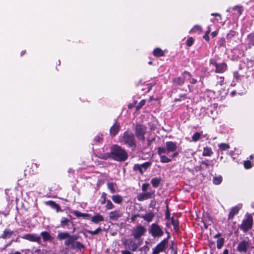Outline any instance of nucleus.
Wrapping results in <instances>:
<instances>
[{"label":"nucleus","instance_id":"obj_1","mask_svg":"<svg viewBox=\"0 0 254 254\" xmlns=\"http://www.w3.org/2000/svg\"><path fill=\"white\" fill-rule=\"evenodd\" d=\"M78 237L76 235H70L68 232H60L58 234L57 238L60 241L65 239L64 244L66 247H70L71 249L81 251L82 250H84L85 247L82 243L76 241Z\"/></svg>","mask_w":254,"mask_h":254},{"label":"nucleus","instance_id":"obj_2","mask_svg":"<svg viewBox=\"0 0 254 254\" xmlns=\"http://www.w3.org/2000/svg\"><path fill=\"white\" fill-rule=\"evenodd\" d=\"M110 159L120 162H125L128 157L125 149L118 144L112 145L110 149Z\"/></svg>","mask_w":254,"mask_h":254},{"label":"nucleus","instance_id":"obj_3","mask_svg":"<svg viewBox=\"0 0 254 254\" xmlns=\"http://www.w3.org/2000/svg\"><path fill=\"white\" fill-rule=\"evenodd\" d=\"M121 142L131 148L132 150H135L136 147V141L134 135L132 132L128 130L124 132Z\"/></svg>","mask_w":254,"mask_h":254},{"label":"nucleus","instance_id":"obj_4","mask_svg":"<svg viewBox=\"0 0 254 254\" xmlns=\"http://www.w3.org/2000/svg\"><path fill=\"white\" fill-rule=\"evenodd\" d=\"M166 232L168 234L167 237L162 240L153 249L152 254H159L161 252H164L167 248L170 233L167 231H166Z\"/></svg>","mask_w":254,"mask_h":254},{"label":"nucleus","instance_id":"obj_5","mask_svg":"<svg viewBox=\"0 0 254 254\" xmlns=\"http://www.w3.org/2000/svg\"><path fill=\"white\" fill-rule=\"evenodd\" d=\"M191 76L192 74L190 72L185 70L180 76L174 78L172 79V82L175 86H182L184 84L185 81L187 79V77L191 78Z\"/></svg>","mask_w":254,"mask_h":254},{"label":"nucleus","instance_id":"obj_6","mask_svg":"<svg viewBox=\"0 0 254 254\" xmlns=\"http://www.w3.org/2000/svg\"><path fill=\"white\" fill-rule=\"evenodd\" d=\"M146 232V229L144 226L138 225L131 229V236L135 240H142L141 238L145 235Z\"/></svg>","mask_w":254,"mask_h":254},{"label":"nucleus","instance_id":"obj_7","mask_svg":"<svg viewBox=\"0 0 254 254\" xmlns=\"http://www.w3.org/2000/svg\"><path fill=\"white\" fill-rule=\"evenodd\" d=\"M149 233L154 238H159L164 234V232L161 226L157 223H152L149 229Z\"/></svg>","mask_w":254,"mask_h":254},{"label":"nucleus","instance_id":"obj_8","mask_svg":"<svg viewBox=\"0 0 254 254\" xmlns=\"http://www.w3.org/2000/svg\"><path fill=\"white\" fill-rule=\"evenodd\" d=\"M253 218L251 214H247L245 218L243 220L240 228L244 232H246L252 228Z\"/></svg>","mask_w":254,"mask_h":254},{"label":"nucleus","instance_id":"obj_9","mask_svg":"<svg viewBox=\"0 0 254 254\" xmlns=\"http://www.w3.org/2000/svg\"><path fill=\"white\" fill-rule=\"evenodd\" d=\"M152 163L151 162H145L142 164H134L133 169L134 171H138L141 175H143V172H145L149 168L151 167Z\"/></svg>","mask_w":254,"mask_h":254},{"label":"nucleus","instance_id":"obj_10","mask_svg":"<svg viewBox=\"0 0 254 254\" xmlns=\"http://www.w3.org/2000/svg\"><path fill=\"white\" fill-rule=\"evenodd\" d=\"M142 240H135L130 239V242L128 243V248L133 252H136L138 248L142 245Z\"/></svg>","mask_w":254,"mask_h":254},{"label":"nucleus","instance_id":"obj_11","mask_svg":"<svg viewBox=\"0 0 254 254\" xmlns=\"http://www.w3.org/2000/svg\"><path fill=\"white\" fill-rule=\"evenodd\" d=\"M250 246V242L247 240H243L240 242L237 246V250L242 254H245L247 252Z\"/></svg>","mask_w":254,"mask_h":254},{"label":"nucleus","instance_id":"obj_12","mask_svg":"<svg viewBox=\"0 0 254 254\" xmlns=\"http://www.w3.org/2000/svg\"><path fill=\"white\" fill-rule=\"evenodd\" d=\"M73 227L72 233L74 232L75 228L74 227V224L72 221L66 218L65 217H62L61 221V227L64 229H69L70 228V226Z\"/></svg>","mask_w":254,"mask_h":254},{"label":"nucleus","instance_id":"obj_13","mask_svg":"<svg viewBox=\"0 0 254 254\" xmlns=\"http://www.w3.org/2000/svg\"><path fill=\"white\" fill-rule=\"evenodd\" d=\"M155 196V190L145 193H140L137 195V199L139 201L154 197Z\"/></svg>","mask_w":254,"mask_h":254},{"label":"nucleus","instance_id":"obj_14","mask_svg":"<svg viewBox=\"0 0 254 254\" xmlns=\"http://www.w3.org/2000/svg\"><path fill=\"white\" fill-rule=\"evenodd\" d=\"M23 239L30 241L31 242L39 243L41 240V237L35 234H27L23 235Z\"/></svg>","mask_w":254,"mask_h":254},{"label":"nucleus","instance_id":"obj_15","mask_svg":"<svg viewBox=\"0 0 254 254\" xmlns=\"http://www.w3.org/2000/svg\"><path fill=\"white\" fill-rule=\"evenodd\" d=\"M147 127L142 125H136L135 127V134L136 136L145 135L146 132Z\"/></svg>","mask_w":254,"mask_h":254},{"label":"nucleus","instance_id":"obj_16","mask_svg":"<svg viewBox=\"0 0 254 254\" xmlns=\"http://www.w3.org/2000/svg\"><path fill=\"white\" fill-rule=\"evenodd\" d=\"M120 125L116 121L110 128V134L112 136H116L120 130Z\"/></svg>","mask_w":254,"mask_h":254},{"label":"nucleus","instance_id":"obj_17","mask_svg":"<svg viewBox=\"0 0 254 254\" xmlns=\"http://www.w3.org/2000/svg\"><path fill=\"white\" fill-rule=\"evenodd\" d=\"M122 216V214L119 210H115L109 213V219L112 220L117 221Z\"/></svg>","mask_w":254,"mask_h":254},{"label":"nucleus","instance_id":"obj_18","mask_svg":"<svg viewBox=\"0 0 254 254\" xmlns=\"http://www.w3.org/2000/svg\"><path fill=\"white\" fill-rule=\"evenodd\" d=\"M166 146L167 149V150H168V152L170 153L171 152H174L177 148V142L171 141H167L166 142Z\"/></svg>","mask_w":254,"mask_h":254},{"label":"nucleus","instance_id":"obj_19","mask_svg":"<svg viewBox=\"0 0 254 254\" xmlns=\"http://www.w3.org/2000/svg\"><path fill=\"white\" fill-rule=\"evenodd\" d=\"M46 205L50 206L53 209H56L57 212H62L60 205L53 200H49L45 202Z\"/></svg>","mask_w":254,"mask_h":254},{"label":"nucleus","instance_id":"obj_20","mask_svg":"<svg viewBox=\"0 0 254 254\" xmlns=\"http://www.w3.org/2000/svg\"><path fill=\"white\" fill-rule=\"evenodd\" d=\"M242 205L240 204L238 205L235 206L231 209L229 214V219H233L234 216L238 213L239 210L242 207Z\"/></svg>","mask_w":254,"mask_h":254},{"label":"nucleus","instance_id":"obj_21","mask_svg":"<svg viewBox=\"0 0 254 254\" xmlns=\"http://www.w3.org/2000/svg\"><path fill=\"white\" fill-rule=\"evenodd\" d=\"M72 213L78 218L83 217L85 219H89L91 216L90 214L82 213L78 210H73Z\"/></svg>","mask_w":254,"mask_h":254},{"label":"nucleus","instance_id":"obj_22","mask_svg":"<svg viewBox=\"0 0 254 254\" xmlns=\"http://www.w3.org/2000/svg\"><path fill=\"white\" fill-rule=\"evenodd\" d=\"M154 216L155 215L154 213L152 211H150L149 212L146 213L144 215H141V217L143 218L144 220H145L148 223H150V222H151Z\"/></svg>","mask_w":254,"mask_h":254},{"label":"nucleus","instance_id":"obj_23","mask_svg":"<svg viewBox=\"0 0 254 254\" xmlns=\"http://www.w3.org/2000/svg\"><path fill=\"white\" fill-rule=\"evenodd\" d=\"M104 221V217L100 214H97L91 217V221L95 224H98Z\"/></svg>","mask_w":254,"mask_h":254},{"label":"nucleus","instance_id":"obj_24","mask_svg":"<svg viewBox=\"0 0 254 254\" xmlns=\"http://www.w3.org/2000/svg\"><path fill=\"white\" fill-rule=\"evenodd\" d=\"M14 234V232L11 231L8 229H6L3 232V233L0 236V238H2L3 239H6L7 238H10L11 236Z\"/></svg>","mask_w":254,"mask_h":254},{"label":"nucleus","instance_id":"obj_25","mask_svg":"<svg viewBox=\"0 0 254 254\" xmlns=\"http://www.w3.org/2000/svg\"><path fill=\"white\" fill-rule=\"evenodd\" d=\"M210 63L215 67V71L217 73L222 72V64H218L214 60H211Z\"/></svg>","mask_w":254,"mask_h":254},{"label":"nucleus","instance_id":"obj_26","mask_svg":"<svg viewBox=\"0 0 254 254\" xmlns=\"http://www.w3.org/2000/svg\"><path fill=\"white\" fill-rule=\"evenodd\" d=\"M153 55L154 57L159 58L165 55L164 52L160 48H156L153 51Z\"/></svg>","mask_w":254,"mask_h":254},{"label":"nucleus","instance_id":"obj_27","mask_svg":"<svg viewBox=\"0 0 254 254\" xmlns=\"http://www.w3.org/2000/svg\"><path fill=\"white\" fill-rule=\"evenodd\" d=\"M162 179L160 177L153 178L151 180V183L153 188H157L160 185Z\"/></svg>","mask_w":254,"mask_h":254},{"label":"nucleus","instance_id":"obj_28","mask_svg":"<svg viewBox=\"0 0 254 254\" xmlns=\"http://www.w3.org/2000/svg\"><path fill=\"white\" fill-rule=\"evenodd\" d=\"M206 215V217L204 216L202 218V222L205 228H207L208 226L210 225L211 223L212 222V218L208 216V214H207Z\"/></svg>","mask_w":254,"mask_h":254},{"label":"nucleus","instance_id":"obj_29","mask_svg":"<svg viewBox=\"0 0 254 254\" xmlns=\"http://www.w3.org/2000/svg\"><path fill=\"white\" fill-rule=\"evenodd\" d=\"M200 168L202 172H209L210 165L206 161H202L200 162Z\"/></svg>","mask_w":254,"mask_h":254},{"label":"nucleus","instance_id":"obj_30","mask_svg":"<svg viewBox=\"0 0 254 254\" xmlns=\"http://www.w3.org/2000/svg\"><path fill=\"white\" fill-rule=\"evenodd\" d=\"M112 200L117 204H121L123 201V197L119 194L113 195L111 196Z\"/></svg>","mask_w":254,"mask_h":254},{"label":"nucleus","instance_id":"obj_31","mask_svg":"<svg viewBox=\"0 0 254 254\" xmlns=\"http://www.w3.org/2000/svg\"><path fill=\"white\" fill-rule=\"evenodd\" d=\"M213 152L210 147L206 146L203 148L202 156H211L213 154Z\"/></svg>","mask_w":254,"mask_h":254},{"label":"nucleus","instance_id":"obj_32","mask_svg":"<svg viewBox=\"0 0 254 254\" xmlns=\"http://www.w3.org/2000/svg\"><path fill=\"white\" fill-rule=\"evenodd\" d=\"M221 236V233H218L214 236L215 238H218L217 240V248L218 249H221L222 248V238H219Z\"/></svg>","mask_w":254,"mask_h":254},{"label":"nucleus","instance_id":"obj_33","mask_svg":"<svg viewBox=\"0 0 254 254\" xmlns=\"http://www.w3.org/2000/svg\"><path fill=\"white\" fill-rule=\"evenodd\" d=\"M41 235L44 241H51L52 239V236L47 231H43L41 233Z\"/></svg>","mask_w":254,"mask_h":254},{"label":"nucleus","instance_id":"obj_34","mask_svg":"<svg viewBox=\"0 0 254 254\" xmlns=\"http://www.w3.org/2000/svg\"><path fill=\"white\" fill-rule=\"evenodd\" d=\"M171 223L173 226L175 231L177 232L179 231V221L178 220H175L173 217L171 218Z\"/></svg>","mask_w":254,"mask_h":254},{"label":"nucleus","instance_id":"obj_35","mask_svg":"<svg viewBox=\"0 0 254 254\" xmlns=\"http://www.w3.org/2000/svg\"><path fill=\"white\" fill-rule=\"evenodd\" d=\"M116 183L114 182H109L107 183L108 189L112 193H114L116 192L115 187H116Z\"/></svg>","mask_w":254,"mask_h":254},{"label":"nucleus","instance_id":"obj_36","mask_svg":"<svg viewBox=\"0 0 254 254\" xmlns=\"http://www.w3.org/2000/svg\"><path fill=\"white\" fill-rule=\"evenodd\" d=\"M202 28L200 26L196 25L190 31L189 33H197L198 34H200L202 32Z\"/></svg>","mask_w":254,"mask_h":254},{"label":"nucleus","instance_id":"obj_37","mask_svg":"<svg viewBox=\"0 0 254 254\" xmlns=\"http://www.w3.org/2000/svg\"><path fill=\"white\" fill-rule=\"evenodd\" d=\"M96 156L101 159L107 160L110 158V152L106 153H98Z\"/></svg>","mask_w":254,"mask_h":254},{"label":"nucleus","instance_id":"obj_38","mask_svg":"<svg viewBox=\"0 0 254 254\" xmlns=\"http://www.w3.org/2000/svg\"><path fill=\"white\" fill-rule=\"evenodd\" d=\"M84 231L92 235H98L102 231V229L101 227H99L97 228L95 231H91L87 229H85Z\"/></svg>","mask_w":254,"mask_h":254},{"label":"nucleus","instance_id":"obj_39","mask_svg":"<svg viewBox=\"0 0 254 254\" xmlns=\"http://www.w3.org/2000/svg\"><path fill=\"white\" fill-rule=\"evenodd\" d=\"M188 98L187 94H182L179 95L178 97H176L174 99V101L175 102H180L182 100Z\"/></svg>","mask_w":254,"mask_h":254},{"label":"nucleus","instance_id":"obj_40","mask_svg":"<svg viewBox=\"0 0 254 254\" xmlns=\"http://www.w3.org/2000/svg\"><path fill=\"white\" fill-rule=\"evenodd\" d=\"M167 148L165 147H159L157 148V153L159 155V156H162L163 153L168 154V150H167Z\"/></svg>","mask_w":254,"mask_h":254},{"label":"nucleus","instance_id":"obj_41","mask_svg":"<svg viewBox=\"0 0 254 254\" xmlns=\"http://www.w3.org/2000/svg\"><path fill=\"white\" fill-rule=\"evenodd\" d=\"M202 132H196L192 136V140L193 142H197L201 137Z\"/></svg>","mask_w":254,"mask_h":254},{"label":"nucleus","instance_id":"obj_42","mask_svg":"<svg viewBox=\"0 0 254 254\" xmlns=\"http://www.w3.org/2000/svg\"><path fill=\"white\" fill-rule=\"evenodd\" d=\"M152 85L151 83H147L143 85V88L141 89V90L144 91V93L149 92L152 89Z\"/></svg>","mask_w":254,"mask_h":254},{"label":"nucleus","instance_id":"obj_43","mask_svg":"<svg viewBox=\"0 0 254 254\" xmlns=\"http://www.w3.org/2000/svg\"><path fill=\"white\" fill-rule=\"evenodd\" d=\"M106 203V204L105 206V207L106 209L110 210L113 209L115 207V205L110 199H107V201Z\"/></svg>","mask_w":254,"mask_h":254},{"label":"nucleus","instance_id":"obj_44","mask_svg":"<svg viewBox=\"0 0 254 254\" xmlns=\"http://www.w3.org/2000/svg\"><path fill=\"white\" fill-rule=\"evenodd\" d=\"M160 157V162L163 163H169L172 161L171 158H168L165 155H162Z\"/></svg>","mask_w":254,"mask_h":254},{"label":"nucleus","instance_id":"obj_45","mask_svg":"<svg viewBox=\"0 0 254 254\" xmlns=\"http://www.w3.org/2000/svg\"><path fill=\"white\" fill-rule=\"evenodd\" d=\"M101 200L100 201V204L101 205H103L106 203V201H107V194L106 192H103L101 194Z\"/></svg>","mask_w":254,"mask_h":254},{"label":"nucleus","instance_id":"obj_46","mask_svg":"<svg viewBox=\"0 0 254 254\" xmlns=\"http://www.w3.org/2000/svg\"><path fill=\"white\" fill-rule=\"evenodd\" d=\"M194 42V39L192 37H190L186 41V45L188 47H190L193 44Z\"/></svg>","mask_w":254,"mask_h":254},{"label":"nucleus","instance_id":"obj_47","mask_svg":"<svg viewBox=\"0 0 254 254\" xmlns=\"http://www.w3.org/2000/svg\"><path fill=\"white\" fill-rule=\"evenodd\" d=\"M248 40L250 44L254 45V33H251L248 35Z\"/></svg>","mask_w":254,"mask_h":254},{"label":"nucleus","instance_id":"obj_48","mask_svg":"<svg viewBox=\"0 0 254 254\" xmlns=\"http://www.w3.org/2000/svg\"><path fill=\"white\" fill-rule=\"evenodd\" d=\"M213 183L215 185H219L222 182V177L221 176L219 177H215L213 178Z\"/></svg>","mask_w":254,"mask_h":254},{"label":"nucleus","instance_id":"obj_49","mask_svg":"<svg viewBox=\"0 0 254 254\" xmlns=\"http://www.w3.org/2000/svg\"><path fill=\"white\" fill-rule=\"evenodd\" d=\"M146 101L145 100H142L136 106V111L139 110L145 104Z\"/></svg>","mask_w":254,"mask_h":254},{"label":"nucleus","instance_id":"obj_50","mask_svg":"<svg viewBox=\"0 0 254 254\" xmlns=\"http://www.w3.org/2000/svg\"><path fill=\"white\" fill-rule=\"evenodd\" d=\"M210 32V28L208 27V29L206 31L205 34L203 35V38L206 41H209V34Z\"/></svg>","mask_w":254,"mask_h":254},{"label":"nucleus","instance_id":"obj_51","mask_svg":"<svg viewBox=\"0 0 254 254\" xmlns=\"http://www.w3.org/2000/svg\"><path fill=\"white\" fill-rule=\"evenodd\" d=\"M94 140L97 143H100L103 141L102 135H97L95 137Z\"/></svg>","mask_w":254,"mask_h":254},{"label":"nucleus","instance_id":"obj_52","mask_svg":"<svg viewBox=\"0 0 254 254\" xmlns=\"http://www.w3.org/2000/svg\"><path fill=\"white\" fill-rule=\"evenodd\" d=\"M165 218L166 219H169L170 218V213L168 205H166V210L165 212Z\"/></svg>","mask_w":254,"mask_h":254},{"label":"nucleus","instance_id":"obj_53","mask_svg":"<svg viewBox=\"0 0 254 254\" xmlns=\"http://www.w3.org/2000/svg\"><path fill=\"white\" fill-rule=\"evenodd\" d=\"M236 32L234 31L231 30L227 34V38L228 39H231L233 37H234L236 35Z\"/></svg>","mask_w":254,"mask_h":254},{"label":"nucleus","instance_id":"obj_54","mask_svg":"<svg viewBox=\"0 0 254 254\" xmlns=\"http://www.w3.org/2000/svg\"><path fill=\"white\" fill-rule=\"evenodd\" d=\"M244 165L246 169H250L252 167L251 163L250 161H245Z\"/></svg>","mask_w":254,"mask_h":254},{"label":"nucleus","instance_id":"obj_55","mask_svg":"<svg viewBox=\"0 0 254 254\" xmlns=\"http://www.w3.org/2000/svg\"><path fill=\"white\" fill-rule=\"evenodd\" d=\"M187 79H188V80H189V82L192 84H194L195 83H197V79H195V78H193L192 77V76H191V78H189V77H187Z\"/></svg>","mask_w":254,"mask_h":254},{"label":"nucleus","instance_id":"obj_56","mask_svg":"<svg viewBox=\"0 0 254 254\" xmlns=\"http://www.w3.org/2000/svg\"><path fill=\"white\" fill-rule=\"evenodd\" d=\"M137 217H141V215L139 214H135L132 215L131 217V222H134Z\"/></svg>","mask_w":254,"mask_h":254},{"label":"nucleus","instance_id":"obj_57","mask_svg":"<svg viewBox=\"0 0 254 254\" xmlns=\"http://www.w3.org/2000/svg\"><path fill=\"white\" fill-rule=\"evenodd\" d=\"M149 186V184L148 183H144L142 185V190L143 191L145 192L147 190Z\"/></svg>","mask_w":254,"mask_h":254},{"label":"nucleus","instance_id":"obj_58","mask_svg":"<svg viewBox=\"0 0 254 254\" xmlns=\"http://www.w3.org/2000/svg\"><path fill=\"white\" fill-rule=\"evenodd\" d=\"M149 250V248L146 245H144L143 246V247H141L139 249V251H144L145 252V253H146Z\"/></svg>","mask_w":254,"mask_h":254},{"label":"nucleus","instance_id":"obj_59","mask_svg":"<svg viewBox=\"0 0 254 254\" xmlns=\"http://www.w3.org/2000/svg\"><path fill=\"white\" fill-rule=\"evenodd\" d=\"M234 9L237 11L239 15H241L242 12V7L240 6H235Z\"/></svg>","mask_w":254,"mask_h":254},{"label":"nucleus","instance_id":"obj_60","mask_svg":"<svg viewBox=\"0 0 254 254\" xmlns=\"http://www.w3.org/2000/svg\"><path fill=\"white\" fill-rule=\"evenodd\" d=\"M155 137H153V138H152L151 139H147V146L148 147L150 146L152 142L155 141Z\"/></svg>","mask_w":254,"mask_h":254},{"label":"nucleus","instance_id":"obj_61","mask_svg":"<svg viewBox=\"0 0 254 254\" xmlns=\"http://www.w3.org/2000/svg\"><path fill=\"white\" fill-rule=\"evenodd\" d=\"M129 242H130V239H125L123 242V244L124 246H125V247H127V246L128 247V243H129Z\"/></svg>","mask_w":254,"mask_h":254},{"label":"nucleus","instance_id":"obj_62","mask_svg":"<svg viewBox=\"0 0 254 254\" xmlns=\"http://www.w3.org/2000/svg\"><path fill=\"white\" fill-rule=\"evenodd\" d=\"M136 137L138 139L141 140L142 142L145 141V135H142Z\"/></svg>","mask_w":254,"mask_h":254},{"label":"nucleus","instance_id":"obj_63","mask_svg":"<svg viewBox=\"0 0 254 254\" xmlns=\"http://www.w3.org/2000/svg\"><path fill=\"white\" fill-rule=\"evenodd\" d=\"M136 103V101H134L133 103H130L128 105V108L131 109L133 108Z\"/></svg>","mask_w":254,"mask_h":254},{"label":"nucleus","instance_id":"obj_64","mask_svg":"<svg viewBox=\"0 0 254 254\" xmlns=\"http://www.w3.org/2000/svg\"><path fill=\"white\" fill-rule=\"evenodd\" d=\"M121 253L122 254H131V252L128 250H123Z\"/></svg>","mask_w":254,"mask_h":254}]
</instances>
